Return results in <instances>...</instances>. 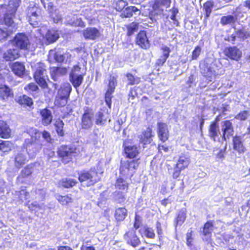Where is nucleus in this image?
<instances>
[{
  "mask_svg": "<svg viewBox=\"0 0 250 250\" xmlns=\"http://www.w3.org/2000/svg\"><path fill=\"white\" fill-rule=\"evenodd\" d=\"M128 143L125 140L123 145L125 157L128 160L121 161L119 171L123 176L131 178L140 164V150L136 145H128Z\"/></svg>",
  "mask_w": 250,
  "mask_h": 250,
  "instance_id": "1",
  "label": "nucleus"
},
{
  "mask_svg": "<svg viewBox=\"0 0 250 250\" xmlns=\"http://www.w3.org/2000/svg\"><path fill=\"white\" fill-rule=\"evenodd\" d=\"M77 150L76 146L65 144L59 146L56 152L61 162L66 165L73 163L74 159L77 156Z\"/></svg>",
  "mask_w": 250,
  "mask_h": 250,
  "instance_id": "2",
  "label": "nucleus"
},
{
  "mask_svg": "<svg viewBox=\"0 0 250 250\" xmlns=\"http://www.w3.org/2000/svg\"><path fill=\"white\" fill-rule=\"evenodd\" d=\"M33 77L35 82L42 89H49L47 81H49V80L44 63L39 62L36 64Z\"/></svg>",
  "mask_w": 250,
  "mask_h": 250,
  "instance_id": "3",
  "label": "nucleus"
},
{
  "mask_svg": "<svg viewBox=\"0 0 250 250\" xmlns=\"http://www.w3.org/2000/svg\"><path fill=\"white\" fill-rule=\"evenodd\" d=\"M78 180L81 183L86 182V186H94L100 181L98 172L95 167H91L88 170H83L78 176Z\"/></svg>",
  "mask_w": 250,
  "mask_h": 250,
  "instance_id": "4",
  "label": "nucleus"
},
{
  "mask_svg": "<svg viewBox=\"0 0 250 250\" xmlns=\"http://www.w3.org/2000/svg\"><path fill=\"white\" fill-rule=\"evenodd\" d=\"M171 3V0H154L151 5L152 9L149 12L150 19L153 20L163 14L164 9L169 7Z\"/></svg>",
  "mask_w": 250,
  "mask_h": 250,
  "instance_id": "5",
  "label": "nucleus"
},
{
  "mask_svg": "<svg viewBox=\"0 0 250 250\" xmlns=\"http://www.w3.org/2000/svg\"><path fill=\"white\" fill-rule=\"evenodd\" d=\"M190 163L189 157L185 154L180 155L174 166V169L172 174V178L177 179L181 175V171L187 168Z\"/></svg>",
  "mask_w": 250,
  "mask_h": 250,
  "instance_id": "6",
  "label": "nucleus"
},
{
  "mask_svg": "<svg viewBox=\"0 0 250 250\" xmlns=\"http://www.w3.org/2000/svg\"><path fill=\"white\" fill-rule=\"evenodd\" d=\"M11 42L13 46L21 50H28L31 44L28 37L24 33L16 34Z\"/></svg>",
  "mask_w": 250,
  "mask_h": 250,
  "instance_id": "7",
  "label": "nucleus"
},
{
  "mask_svg": "<svg viewBox=\"0 0 250 250\" xmlns=\"http://www.w3.org/2000/svg\"><path fill=\"white\" fill-rule=\"evenodd\" d=\"M124 239L126 241L127 244L132 246L133 248L138 247L141 243L139 236L137 235L136 231L131 229L126 231L124 235Z\"/></svg>",
  "mask_w": 250,
  "mask_h": 250,
  "instance_id": "8",
  "label": "nucleus"
},
{
  "mask_svg": "<svg viewBox=\"0 0 250 250\" xmlns=\"http://www.w3.org/2000/svg\"><path fill=\"white\" fill-rule=\"evenodd\" d=\"M135 43L140 48L144 50H148L150 47V42L147 36L146 32L145 30H140L135 37Z\"/></svg>",
  "mask_w": 250,
  "mask_h": 250,
  "instance_id": "9",
  "label": "nucleus"
},
{
  "mask_svg": "<svg viewBox=\"0 0 250 250\" xmlns=\"http://www.w3.org/2000/svg\"><path fill=\"white\" fill-rule=\"evenodd\" d=\"M92 109L88 107L84 108V113L82 115L81 126L84 129H89L91 128L92 123Z\"/></svg>",
  "mask_w": 250,
  "mask_h": 250,
  "instance_id": "10",
  "label": "nucleus"
},
{
  "mask_svg": "<svg viewBox=\"0 0 250 250\" xmlns=\"http://www.w3.org/2000/svg\"><path fill=\"white\" fill-rule=\"evenodd\" d=\"M157 135L160 141L164 143L167 141L169 137V132L167 125L163 122H158Z\"/></svg>",
  "mask_w": 250,
  "mask_h": 250,
  "instance_id": "11",
  "label": "nucleus"
},
{
  "mask_svg": "<svg viewBox=\"0 0 250 250\" xmlns=\"http://www.w3.org/2000/svg\"><path fill=\"white\" fill-rule=\"evenodd\" d=\"M223 53L228 58L236 61H238L242 57V52L236 46L225 47Z\"/></svg>",
  "mask_w": 250,
  "mask_h": 250,
  "instance_id": "12",
  "label": "nucleus"
},
{
  "mask_svg": "<svg viewBox=\"0 0 250 250\" xmlns=\"http://www.w3.org/2000/svg\"><path fill=\"white\" fill-rule=\"evenodd\" d=\"M154 135L150 126H148L146 129L144 130L139 136V141L143 145L150 144L153 140Z\"/></svg>",
  "mask_w": 250,
  "mask_h": 250,
  "instance_id": "13",
  "label": "nucleus"
},
{
  "mask_svg": "<svg viewBox=\"0 0 250 250\" xmlns=\"http://www.w3.org/2000/svg\"><path fill=\"white\" fill-rule=\"evenodd\" d=\"M83 36L86 40H96L101 36L100 30L95 27H87L83 31Z\"/></svg>",
  "mask_w": 250,
  "mask_h": 250,
  "instance_id": "14",
  "label": "nucleus"
},
{
  "mask_svg": "<svg viewBox=\"0 0 250 250\" xmlns=\"http://www.w3.org/2000/svg\"><path fill=\"white\" fill-rule=\"evenodd\" d=\"M232 145L233 150L239 154L244 153L247 150L240 136L236 135L232 137Z\"/></svg>",
  "mask_w": 250,
  "mask_h": 250,
  "instance_id": "15",
  "label": "nucleus"
},
{
  "mask_svg": "<svg viewBox=\"0 0 250 250\" xmlns=\"http://www.w3.org/2000/svg\"><path fill=\"white\" fill-rule=\"evenodd\" d=\"M222 140L224 141L227 140V138H229L233 135L234 130L232 123L230 120H226L223 122L222 125Z\"/></svg>",
  "mask_w": 250,
  "mask_h": 250,
  "instance_id": "16",
  "label": "nucleus"
},
{
  "mask_svg": "<svg viewBox=\"0 0 250 250\" xmlns=\"http://www.w3.org/2000/svg\"><path fill=\"white\" fill-rule=\"evenodd\" d=\"M39 114L41 122L44 126H48L51 124L53 120V115L50 110L45 108L40 110Z\"/></svg>",
  "mask_w": 250,
  "mask_h": 250,
  "instance_id": "17",
  "label": "nucleus"
},
{
  "mask_svg": "<svg viewBox=\"0 0 250 250\" xmlns=\"http://www.w3.org/2000/svg\"><path fill=\"white\" fill-rule=\"evenodd\" d=\"M111 121L110 113L104 111H99L96 114L95 124L98 125H105Z\"/></svg>",
  "mask_w": 250,
  "mask_h": 250,
  "instance_id": "18",
  "label": "nucleus"
},
{
  "mask_svg": "<svg viewBox=\"0 0 250 250\" xmlns=\"http://www.w3.org/2000/svg\"><path fill=\"white\" fill-rule=\"evenodd\" d=\"M13 73L20 78H22L25 74V67L24 63L20 62H15L10 65Z\"/></svg>",
  "mask_w": 250,
  "mask_h": 250,
  "instance_id": "19",
  "label": "nucleus"
},
{
  "mask_svg": "<svg viewBox=\"0 0 250 250\" xmlns=\"http://www.w3.org/2000/svg\"><path fill=\"white\" fill-rule=\"evenodd\" d=\"M16 103L23 107H28L33 109L34 102L32 99L26 94H23L18 97L15 99Z\"/></svg>",
  "mask_w": 250,
  "mask_h": 250,
  "instance_id": "20",
  "label": "nucleus"
},
{
  "mask_svg": "<svg viewBox=\"0 0 250 250\" xmlns=\"http://www.w3.org/2000/svg\"><path fill=\"white\" fill-rule=\"evenodd\" d=\"M33 165L29 164L26 166L21 171L20 175L17 178V181L20 183L24 182V179L31 176L33 173Z\"/></svg>",
  "mask_w": 250,
  "mask_h": 250,
  "instance_id": "21",
  "label": "nucleus"
},
{
  "mask_svg": "<svg viewBox=\"0 0 250 250\" xmlns=\"http://www.w3.org/2000/svg\"><path fill=\"white\" fill-rule=\"evenodd\" d=\"M214 230V221L208 220L207 221L203 226L202 230L201 231V234L208 238H210L212 236V232Z\"/></svg>",
  "mask_w": 250,
  "mask_h": 250,
  "instance_id": "22",
  "label": "nucleus"
},
{
  "mask_svg": "<svg viewBox=\"0 0 250 250\" xmlns=\"http://www.w3.org/2000/svg\"><path fill=\"white\" fill-rule=\"evenodd\" d=\"M14 97V93L8 85L0 84V98L3 101H6L10 98Z\"/></svg>",
  "mask_w": 250,
  "mask_h": 250,
  "instance_id": "23",
  "label": "nucleus"
},
{
  "mask_svg": "<svg viewBox=\"0 0 250 250\" xmlns=\"http://www.w3.org/2000/svg\"><path fill=\"white\" fill-rule=\"evenodd\" d=\"M17 48L7 50L3 54V58L6 62L13 61L20 57V53Z\"/></svg>",
  "mask_w": 250,
  "mask_h": 250,
  "instance_id": "24",
  "label": "nucleus"
},
{
  "mask_svg": "<svg viewBox=\"0 0 250 250\" xmlns=\"http://www.w3.org/2000/svg\"><path fill=\"white\" fill-rule=\"evenodd\" d=\"M161 49L162 51L163 54L156 62V65L159 66H162L164 65L168 58L171 52L170 48L167 46H162Z\"/></svg>",
  "mask_w": 250,
  "mask_h": 250,
  "instance_id": "25",
  "label": "nucleus"
},
{
  "mask_svg": "<svg viewBox=\"0 0 250 250\" xmlns=\"http://www.w3.org/2000/svg\"><path fill=\"white\" fill-rule=\"evenodd\" d=\"M121 176V175L120 174ZM119 176L118 177L115 181V187L116 188L119 190L125 191V192H127L129 188V184L127 183L125 180L123 178L124 176ZM127 178V177H125ZM130 179L129 177H128Z\"/></svg>",
  "mask_w": 250,
  "mask_h": 250,
  "instance_id": "26",
  "label": "nucleus"
},
{
  "mask_svg": "<svg viewBox=\"0 0 250 250\" xmlns=\"http://www.w3.org/2000/svg\"><path fill=\"white\" fill-rule=\"evenodd\" d=\"M11 136V129L7 123L0 120V137L8 139Z\"/></svg>",
  "mask_w": 250,
  "mask_h": 250,
  "instance_id": "27",
  "label": "nucleus"
},
{
  "mask_svg": "<svg viewBox=\"0 0 250 250\" xmlns=\"http://www.w3.org/2000/svg\"><path fill=\"white\" fill-rule=\"evenodd\" d=\"M187 218V210L185 208H181L178 212L174 219L175 227L181 226Z\"/></svg>",
  "mask_w": 250,
  "mask_h": 250,
  "instance_id": "28",
  "label": "nucleus"
},
{
  "mask_svg": "<svg viewBox=\"0 0 250 250\" xmlns=\"http://www.w3.org/2000/svg\"><path fill=\"white\" fill-rule=\"evenodd\" d=\"M127 210L125 207L116 208L114 212V218L118 222L123 221L127 216Z\"/></svg>",
  "mask_w": 250,
  "mask_h": 250,
  "instance_id": "29",
  "label": "nucleus"
},
{
  "mask_svg": "<svg viewBox=\"0 0 250 250\" xmlns=\"http://www.w3.org/2000/svg\"><path fill=\"white\" fill-rule=\"evenodd\" d=\"M14 166L18 169L21 168L27 162L26 156L21 153H18L14 158Z\"/></svg>",
  "mask_w": 250,
  "mask_h": 250,
  "instance_id": "30",
  "label": "nucleus"
},
{
  "mask_svg": "<svg viewBox=\"0 0 250 250\" xmlns=\"http://www.w3.org/2000/svg\"><path fill=\"white\" fill-rule=\"evenodd\" d=\"M66 73L67 69L66 68L53 67L50 72V76L53 80L57 81L58 76L65 75Z\"/></svg>",
  "mask_w": 250,
  "mask_h": 250,
  "instance_id": "31",
  "label": "nucleus"
},
{
  "mask_svg": "<svg viewBox=\"0 0 250 250\" xmlns=\"http://www.w3.org/2000/svg\"><path fill=\"white\" fill-rule=\"evenodd\" d=\"M54 125L58 136L59 137H63L65 135V131L64 129V124L63 121L60 118L56 119Z\"/></svg>",
  "mask_w": 250,
  "mask_h": 250,
  "instance_id": "32",
  "label": "nucleus"
},
{
  "mask_svg": "<svg viewBox=\"0 0 250 250\" xmlns=\"http://www.w3.org/2000/svg\"><path fill=\"white\" fill-rule=\"evenodd\" d=\"M60 37L57 31L48 30L45 34V39L48 43L55 42Z\"/></svg>",
  "mask_w": 250,
  "mask_h": 250,
  "instance_id": "33",
  "label": "nucleus"
},
{
  "mask_svg": "<svg viewBox=\"0 0 250 250\" xmlns=\"http://www.w3.org/2000/svg\"><path fill=\"white\" fill-rule=\"evenodd\" d=\"M56 199L58 202L63 206H68L73 202V199L72 197L71 194H66L65 195H58Z\"/></svg>",
  "mask_w": 250,
  "mask_h": 250,
  "instance_id": "34",
  "label": "nucleus"
},
{
  "mask_svg": "<svg viewBox=\"0 0 250 250\" xmlns=\"http://www.w3.org/2000/svg\"><path fill=\"white\" fill-rule=\"evenodd\" d=\"M83 75H76L75 74L70 73V81L75 88L79 87L83 81Z\"/></svg>",
  "mask_w": 250,
  "mask_h": 250,
  "instance_id": "35",
  "label": "nucleus"
},
{
  "mask_svg": "<svg viewBox=\"0 0 250 250\" xmlns=\"http://www.w3.org/2000/svg\"><path fill=\"white\" fill-rule=\"evenodd\" d=\"M219 133V125H216V124L214 125L210 124L208 126V136L213 141H216Z\"/></svg>",
  "mask_w": 250,
  "mask_h": 250,
  "instance_id": "36",
  "label": "nucleus"
},
{
  "mask_svg": "<svg viewBox=\"0 0 250 250\" xmlns=\"http://www.w3.org/2000/svg\"><path fill=\"white\" fill-rule=\"evenodd\" d=\"M71 90V85L69 83H64L59 89L58 95L61 96H65V98L68 99Z\"/></svg>",
  "mask_w": 250,
  "mask_h": 250,
  "instance_id": "37",
  "label": "nucleus"
},
{
  "mask_svg": "<svg viewBox=\"0 0 250 250\" xmlns=\"http://www.w3.org/2000/svg\"><path fill=\"white\" fill-rule=\"evenodd\" d=\"M139 23L137 22H132L125 25L126 28V36L131 37L139 29Z\"/></svg>",
  "mask_w": 250,
  "mask_h": 250,
  "instance_id": "38",
  "label": "nucleus"
},
{
  "mask_svg": "<svg viewBox=\"0 0 250 250\" xmlns=\"http://www.w3.org/2000/svg\"><path fill=\"white\" fill-rule=\"evenodd\" d=\"M61 186L65 188H70L75 186L78 183L77 181L75 179L65 178L62 179L61 181Z\"/></svg>",
  "mask_w": 250,
  "mask_h": 250,
  "instance_id": "39",
  "label": "nucleus"
},
{
  "mask_svg": "<svg viewBox=\"0 0 250 250\" xmlns=\"http://www.w3.org/2000/svg\"><path fill=\"white\" fill-rule=\"evenodd\" d=\"M214 6V2L211 0H207L203 4V10L205 13V19H207L209 17L212 12Z\"/></svg>",
  "mask_w": 250,
  "mask_h": 250,
  "instance_id": "40",
  "label": "nucleus"
},
{
  "mask_svg": "<svg viewBox=\"0 0 250 250\" xmlns=\"http://www.w3.org/2000/svg\"><path fill=\"white\" fill-rule=\"evenodd\" d=\"M139 11V9L134 6H130L125 8L124 11L121 13L122 18H130L133 16L134 13Z\"/></svg>",
  "mask_w": 250,
  "mask_h": 250,
  "instance_id": "41",
  "label": "nucleus"
},
{
  "mask_svg": "<svg viewBox=\"0 0 250 250\" xmlns=\"http://www.w3.org/2000/svg\"><path fill=\"white\" fill-rule=\"evenodd\" d=\"M125 76L128 81L127 84L129 85L138 84L141 82L140 77L135 76L131 73H126Z\"/></svg>",
  "mask_w": 250,
  "mask_h": 250,
  "instance_id": "42",
  "label": "nucleus"
},
{
  "mask_svg": "<svg viewBox=\"0 0 250 250\" xmlns=\"http://www.w3.org/2000/svg\"><path fill=\"white\" fill-rule=\"evenodd\" d=\"M24 90L29 94L33 95L34 93L38 92L40 89L39 86L34 82H31L24 87Z\"/></svg>",
  "mask_w": 250,
  "mask_h": 250,
  "instance_id": "43",
  "label": "nucleus"
},
{
  "mask_svg": "<svg viewBox=\"0 0 250 250\" xmlns=\"http://www.w3.org/2000/svg\"><path fill=\"white\" fill-rule=\"evenodd\" d=\"M237 20V18L231 15L223 16L220 20V23L223 26L227 24H231L234 23Z\"/></svg>",
  "mask_w": 250,
  "mask_h": 250,
  "instance_id": "44",
  "label": "nucleus"
},
{
  "mask_svg": "<svg viewBox=\"0 0 250 250\" xmlns=\"http://www.w3.org/2000/svg\"><path fill=\"white\" fill-rule=\"evenodd\" d=\"M125 191H116L114 193V197L116 201L120 204L124 203L126 200V193Z\"/></svg>",
  "mask_w": 250,
  "mask_h": 250,
  "instance_id": "45",
  "label": "nucleus"
},
{
  "mask_svg": "<svg viewBox=\"0 0 250 250\" xmlns=\"http://www.w3.org/2000/svg\"><path fill=\"white\" fill-rule=\"evenodd\" d=\"M12 143L9 141L0 140V151L7 153L11 150Z\"/></svg>",
  "mask_w": 250,
  "mask_h": 250,
  "instance_id": "46",
  "label": "nucleus"
},
{
  "mask_svg": "<svg viewBox=\"0 0 250 250\" xmlns=\"http://www.w3.org/2000/svg\"><path fill=\"white\" fill-rule=\"evenodd\" d=\"M68 99L65 96L58 95L55 99L54 105L57 107H63L67 104Z\"/></svg>",
  "mask_w": 250,
  "mask_h": 250,
  "instance_id": "47",
  "label": "nucleus"
},
{
  "mask_svg": "<svg viewBox=\"0 0 250 250\" xmlns=\"http://www.w3.org/2000/svg\"><path fill=\"white\" fill-rule=\"evenodd\" d=\"M143 232L146 237L149 239H154L155 237V233L154 230L152 228L145 226L143 229Z\"/></svg>",
  "mask_w": 250,
  "mask_h": 250,
  "instance_id": "48",
  "label": "nucleus"
},
{
  "mask_svg": "<svg viewBox=\"0 0 250 250\" xmlns=\"http://www.w3.org/2000/svg\"><path fill=\"white\" fill-rule=\"evenodd\" d=\"M193 235L194 231L193 230H191V229H190L188 232L186 233V244L187 246L190 249H192L193 245Z\"/></svg>",
  "mask_w": 250,
  "mask_h": 250,
  "instance_id": "49",
  "label": "nucleus"
},
{
  "mask_svg": "<svg viewBox=\"0 0 250 250\" xmlns=\"http://www.w3.org/2000/svg\"><path fill=\"white\" fill-rule=\"evenodd\" d=\"M114 90L107 89L104 95V100L109 108H111L112 104V94Z\"/></svg>",
  "mask_w": 250,
  "mask_h": 250,
  "instance_id": "50",
  "label": "nucleus"
},
{
  "mask_svg": "<svg viewBox=\"0 0 250 250\" xmlns=\"http://www.w3.org/2000/svg\"><path fill=\"white\" fill-rule=\"evenodd\" d=\"M67 24L73 27H80L81 28H84L85 26V22L81 18H77L75 20L71 21L69 22Z\"/></svg>",
  "mask_w": 250,
  "mask_h": 250,
  "instance_id": "51",
  "label": "nucleus"
},
{
  "mask_svg": "<svg viewBox=\"0 0 250 250\" xmlns=\"http://www.w3.org/2000/svg\"><path fill=\"white\" fill-rule=\"evenodd\" d=\"M117 76H114L112 75L110 76L108 80V83L107 85L108 89H110L115 91L116 86H117Z\"/></svg>",
  "mask_w": 250,
  "mask_h": 250,
  "instance_id": "52",
  "label": "nucleus"
},
{
  "mask_svg": "<svg viewBox=\"0 0 250 250\" xmlns=\"http://www.w3.org/2000/svg\"><path fill=\"white\" fill-rule=\"evenodd\" d=\"M127 5V3L124 0H118L116 1L115 5V9L119 12L123 11L125 7Z\"/></svg>",
  "mask_w": 250,
  "mask_h": 250,
  "instance_id": "53",
  "label": "nucleus"
},
{
  "mask_svg": "<svg viewBox=\"0 0 250 250\" xmlns=\"http://www.w3.org/2000/svg\"><path fill=\"white\" fill-rule=\"evenodd\" d=\"M202 51L201 47L199 45L195 46L191 53V60H196L201 54Z\"/></svg>",
  "mask_w": 250,
  "mask_h": 250,
  "instance_id": "54",
  "label": "nucleus"
},
{
  "mask_svg": "<svg viewBox=\"0 0 250 250\" xmlns=\"http://www.w3.org/2000/svg\"><path fill=\"white\" fill-rule=\"evenodd\" d=\"M171 15L170 16V19L172 20L173 24L176 26H179V22L176 19V15L178 13V10L176 8H172L171 9Z\"/></svg>",
  "mask_w": 250,
  "mask_h": 250,
  "instance_id": "55",
  "label": "nucleus"
},
{
  "mask_svg": "<svg viewBox=\"0 0 250 250\" xmlns=\"http://www.w3.org/2000/svg\"><path fill=\"white\" fill-rule=\"evenodd\" d=\"M18 193V198L21 201H22V195H24L25 199L26 200L29 194V192L26 190V187H24L23 188H21Z\"/></svg>",
  "mask_w": 250,
  "mask_h": 250,
  "instance_id": "56",
  "label": "nucleus"
},
{
  "mask_svg": "<svg viewBox=\"0 0 250 250\" xmlns=\"http://www.w3.org/2000/svg\"><path fill=\"white\" fill-rule=\"evenodd\" d=\"M249 112L247 110H244L240 112L235 117V118L240 121H245L248 116Z\"/></svg>",
  "mask_w": 250,
  "mask_h": 250,
  "instance_id": "57",
  "label": "nucleus"
},
{
  "mask_svg": "<svg viewBox=\"0 0 250 250\" xmlns=\"http://www.w3.org/2000/svg\"><path fill=\"white\" fill-rule=\"evenodd\" d=\"M138 93L136 87H132L129 89L128 93V100H133L136 97H138Z\"/></svg>",
  "mask_w": 250,
  "mask_h": 250,
  "instance_id": "58",
  "label": "nucleus"
},
{
  "mask_svg": "<svg viewBox=\"0 0 250 250\" xmlns=\"http://www.w3.org/2000/svg\"><path fill=\"white\" fill-rule=\"evenodd\" d=\"M156 229L158 236L160 239H161L163 237V230L161 226V224L159 221H157L156 223Z\"/></svg>",
  "mask_w": 250,
  "mask_h": 250,
  "instance_id": "59",
  "label": "nucleus"
},
{
  "mask_svg": "<svg viewBox=\"0 0 250 250\" xmlns=\"http://www.w3.org/2000/svg\"><path fill=\"white\" fill-rule=\"evenodd\" d=\"M54 59L56 62L59 63L62 62L64 60V56L63 54H61L58 52H55L54 54Z\"/></svg>",
  "mask_w": 250,
  "mask_h": 250,
  "instance_id": "60",
  "label": "nucleus"
},
{
  "mask_svg": "<svg viewBox=\"0 0 250 250\" xmlns=\"http://www.w3.org/2000/svg\"><path fill=\"white\" fill-rule=\"evenodd\" d=\"M171 147L167 146L166 145L158 144L157 146V149L158 152H160L162 151L165 152H168Z\"/></svg>",
  "mask_w": 250,
  "mask_h": 250,
  "instance_id": "61",
  "label": "nucleus"
},
{
  "mask_svg": "<svg viewBox=\"0 0 250 250\" xmlns=\"http://www.w3.org/2000/svg\"><path fill=\"white\" fill-rule=\"evenodd\" d=\"M41 133L43 138L46 140V142L48 143L51 142L52 138L49 132L46 130H43Z\"/></svg>",
  "mask_w": 250,
  "mask_h": 250,
  "instance_id": "62",
  "label": "nucleus"
},
{
  "mask_svg": "<svg viewBox=\"0 0 250 250\" xmlns=\"http://www.w3.org/2000/svg\"><path fill=\"white\" fill-rule=\"evenodd\" d=\"M40 133H37L36 132L35 134V136H32L31 138V142H29V143H27V145L28 144H30L31 145H32V144H34V143H40Z\"/></svg>",
  "mask_w": 250,
  "mask_h": 250,
  "instance_id": "63",
  "label": "nucleus"
},
{
  "mask_svg": "<svg viewBox=\"0 0 250 250\" xmlns=\"http://www.w3.org/2000/svg\"><path fill=\"white\" fill-rule=\"evenodd\" d=\"M236 36L239 38H247V32L242 29H239L235 32Z\"/></svg>",
  "mask_w": 250,
  "mask_h": 250,
  "instance_id": "64",
  "label": "nucleus"
}]
</instances>
